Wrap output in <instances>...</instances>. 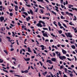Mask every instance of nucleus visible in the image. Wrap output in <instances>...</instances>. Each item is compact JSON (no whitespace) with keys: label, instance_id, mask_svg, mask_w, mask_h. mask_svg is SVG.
Listing matches in <instances>:
<instances>
[{"label":"nucleus","instance_id":"f257e3e1","mask_svg":"<svg viewBox=\"0 0 77 77\" xmlns=\"http://www.w3.org/2000/svg\"><path fill=\"white\" fill-rule=\"evenodd\" d=\"M65 34L67 38H68V37H69V38H72V35H71V33L70 32H68L67 34L66 33H65Z\"/></svg>","mask_w":77,"mask_h":77},{"label":"nucleus","instance_id":"f03ea898","mask_svg":"<svg viewBox=\"0 0 77 77\" xmlns=\"http://www.w3.org/2000/svg\"><path fill=\"white\" fill-rule=\"evenodd\" d=\"M55 53H56L57 56H61V54H60V52L57 51H55Z\"/></svg>","mask_w":77,"mask_h":77},{"label":"nucleus","instance_id":"7ed1b4c3","mask_svg":"<svg viewBox=\"0 0 77 77\" xmlns=\"http://www.w3.org/2000/svg\"><path fill=\"white\" fill-rule=\"evenodd\" d=\"M0 21L1 22H2V21H3V20H5V18H4V17H0Z\"/></svg>","mask_w":77,"mask_h":77},{"label":"nucleus","instance_id":"20e7f679","mask_svg":"<svg viewBox=\"0 0 77 77\" xmlns=\"http://www.w3.org/2000/svg\"><path fill=\"white\" fill-rule=\"evenodd\" d=\"M43 35L45 37H47V38H48V35H47V33H43Z\"/></svg>","mask_w":77,"mask_h":77},{"label":"nucleus","instance_id":"39448f33","mask_svg":"<svg viewBox=\"0 0 77 77\" xmlns=\"http://www.w3.org/2000/svg\"><path fill=\"white\" fill-rule=\"evenodd\" d=\"M46 62H48L49 63H50V64H52V63H53L51 62V60H48Z\"/></svg>","mask_w":77,"mask_h":77},{"label":"nucleus","instance_id":"423d86ee","mask_svg":"<svg viewBox=\"0 0 77 77\" xmlns=\"http://www.w3.org/2000/svg\"><path fill=\"white\" fill-rule=\"evenodd\" d=\"M66 14H67V15H70L71 16H73V14H72L71 13H69L68 11H66Z\"/></svg>","mask_w":77,"mask_h":77},{"label":"nucleus","instance_id":"0eeeda50","mask_svg":"<svg viewBox=\"0 0 77 77\" xmlns=\"http://www.w3.org/2000/svg\"><path fill=\"white\" fill-rule=\"evenodd\" d=\"M62 52L63 54H66V51L64 50V49L62 50Z\"/></svg>","mask_w":77,"mask_h":77},{"label":"nucleus","instance_id":"6e6552de","mask_svg":"<svg viewBox=\"0 0 77 77\" xmlns=\"http://www.w3.org/2000/svg\"><path fill=\"white\" fill-rule=\"evenodd\" d=\"M68 8H69V9H71V7H73L74 6V5H68Z\"/></svg>","mask_w":77,"mask_h":77},{"label":"nucleus","instance_id":"1a4fd4ad","mask_svg":"<svg viewBox=\"0 0 77 77\" xmlns=\"http://www.w3.org/2000/svg\"><path fill=\"white\" fill-rule=\"evenodd\" d=\"M24 59L26 61H29L30 60V58H24Z\"/></svg>","mask_w":77,"mask_h":77},{"label":"nucleus","instance_id":"9d476101","mask_svg":"<svg viewBox=\"0 0 77 77\" xmlns=\"http://www.w3.org/2000/svg\"><path fill=\"white\" fill-rule=\"evenodd\" d=\"M51 60L52 61H53V62H55L56 60L55 58H53L51 59Z\"/></svg>","mask_w":77,"mask_h":77},{"label":"nucleus","instance_id":"9b49d317","mask_svg":"<svg viewBox=\"0 0 77 77\" xmlns=\"http://www.w3.org/2000/svg\"><path fill=\"white\" fill-rule=\"evenodd\" d=\"M27 48H28V52H32V51H31V50H30V48L28 47Z\"/></svg>","mask_w":77,"mask_h":77},{"label":"nucleus","instance_id":"f8f14e48","mask_svg":"<svg viewBox=\"0 0 77 77\" xmlns=\"http://www.w3.org/2000/svg\"><path fill=\"white\" fill-rule=\"evenodd\" d=\"M6 38H7V39H9V41H10V42H11L12 41V40H11V41L10 40H11V38H10V37L7 36Z\"/></svg>","mask_w":77,"mask_h":77},{"label":"nucleus","instance_id":"ddd939ff","mask_svg":"<svg viewBox=\"0 0 77 77\" xmlns=\"http://www.w3.org/2000/svg\"><path fill=\"white\" fill-rule=\"evenodd\" d=\"M71 48L73 49H75V46L74 45H72Z\"/></svg>","mask_w":77,"mask_h":77},{"label":"nucleus","instance_id":"4468645a","mask_svg":"<svg viewBox=\"0 0 77 77\" xmlns=\"http://www.w3.org/2000/svg\"><path fill=\"white\" fill-rule=\"evenodd\" d=\"M29 12L32 15L33 14V11H32V9H30L29 10Z\"/></svg>","mask_w":77,"mask_h":77},{"label":"nucleus","instance_id":"2eb2a0df","mask_svg":"<svg viewBox=\"0 0 77 77\" xmlns=\"http://www.w3.org/2000/svg\"><path fill=\"white\" fill-rule=\"evenodd\" d=\"M72 10H73V11H74V10H75V11H77V9L76 8H72Z\"/></svg>","mask_w":77,"mask_h":77},{"label":"nucleus","instance_id":"dca6fc26","mask_svg":"<svg viewBox=\"0 0 77 77\" xmlns=\"http://www.w3.org/2000/svg\"><path fill=\"white\" fill-rule=\"evenodd\" d=\"M40 11L42 14H43L44 13V11L43 9H40Z\"/></svg>","mask_w":77,"mask_h":77},{"label":"nucleus","instance_id":"f3484780","mask_svg":"<svg viewBox=\"0 0 77 77\" xmlns=\"http://www.w3.org/2000/svg\"><path fill=\"white\" fill-rule=\"evenodd\" d=\"M23 14H25V15H26V16H27V15H28V14H27V13L26 12H23Z\"/></svg>","mask_w":77,"mask_h":77},{"label":"nucleus","instance_id":"a211bd4d","mask_svg":"<svg viewBox=\"0 0 77 77\" xmlns=\"http://www.w3.org/2000/svg\"><path fill=\"white\" fill-rule=\"evenodd\" d=\"M39 8H42V9H45V8H44V7H42V6H41L40 5H39Z\"/></svg>","mask_w":77,"mask_h":77},{"label":"nucleus","instance_id":"6ab92c4d","mask_svg":"<svg viewBox=\"0 0 77 77\" xmlns=\"http://www.w3.org/2000/svg\"><path fill=\"white\" fill-rule=\"evenodd\" d=\"M58 33H59V34H61L62 33V31L60 30L58 31Z\"/></svg>","mask_w":77,"mask_h":77},{"label":"nucleus","instance_id":"aec40b11","mask_svg":"<svg viewBox=\"0 0 77 77\" xmlns=\"http://www.w3.org/2000/svg\"><path fill=\"white\" fill-rule=\"evenodd\" d=\"M51 12L53 14H55V15H56V12H54V11H51Z\"/></svg>","mask_w":77,"mask_h":77},{"label":"nucleus","instance_id":"412c9836","mask_svg":"<svg viewBox=\"0 0 77 77\" xmlns=\"http://www.w3.org/2000/svg\"><path fill=\"white\" fill-rule=\"evenodd\" d=\"M59 58L60 59H61V60H63V56H59Z\"/></svg>","mask_w":77,"mask_h":77},{"label":"nucleus","instance_id":"4be33fe9","mask_svg":"<svg viewBox=\"0 0 77 77\" xmlns=\"http://www.w3.org/2000/svg\"><path fill=\"white\" fill-rule=\"evenodd\" d=\"M43 30H48V28H43Z\"/></svg>","mask_w":77,"mask_h":77},{"label":"nucleus","instance_id":"5701e85b","mask_svg":"<svg viewBox=\"0 0 77 77\" xmlns=\"http://www.w3.org/2000/svg\"><path fill=\"white\" fill-rule=\"evenodd\" d=\"M4 51L5 53H6V54H8V51H6V50H4Z\"/></svg>","mask_w":77,"mask_h":77},{"label":"nucleus","instance_id":"b1692460","mask_svg":"<svg viewBox=\"0 0 77 77\" xmlns=\"http://www.w3.org/2000/svg\"><path fill=\"white\" fill-rule=\"evenodd\" d=\"M28 72H29V71H28V70H26L24 71L25 73H28Z\"/></svg>","mask_w":77,"mask_h":77},{"label":"nucleus","instance_id":"393cba45","mask_svg":"<svg viewBox=\"0 0 77 77\" xmlns=\"http://www.w3.org/2000/svg\"><path fill=\"white\" fill-rule=\"evenodd\" d=\"M58 24L59 26H62V25L60 22H58Z\"/></svg>","mask_w":77,"mask_h":77},{"label":"nucleus","instance_id":"a878e982","mask_svg":"<svg viewBox=\"0 0 77 77\" xmlns=\"http://www.w3.org/2000/svg\"><path fill=\"white\" fill-rule=\"evenodd\" d=\"M24 8L22 7V9L21 10V11H24Z\"/></svg>","mask_w":77,"mask_h":77},{"label":"nucleus","instance_id":"bb28decb","mask_svg":"<svg viewBox=\"0 0 77 77\" xmlns=\"http://www.w3.org/2000/svg\"><path fill=\"white\" fill-rule=\"evenodd\" d=\"M63 26H64V27H65V28H67V26H66V25L65 24H63Z\"/></svg>","mask_w":77,"mask_h":77},{"label":"nucleus","instance_id":"cd10ccee","mask_svg":"<svg viewBox=\"0 0 77 77\" xmlns=\"http://www.w3.org/2000/svg\"><path fill=\"white\" fill-rule=\"evenodd\" d=\"M26 6H28V7H29V8H30V5H28L27 4H26Z\"/></svg>","mask_w":77,"mask_h":77},{"label":"nucleus","instance_id":"c85d7f7f","mask_svg":"<svg viewBox=\"0 0 77 77\" xmlns=\"http://www.w3.org/2000/svg\"><path fill=\"white\" fill-rule=\"evenodd\" d=\"M58 72H59V74H60V75H61V74H62V72H61V71L58 70Z\"/></svg>","mask_w":77,"mask_h":77},{"label":"nucleus","instance_id":"c756f323","mask_svg":"<svg viewBox=\"0 0 77 77\" xmlns=\"http://www.w3.org/2000/svg\"><path fill=\"white\" fill-rule=\"evenodd\" d=\"M65 59H66V57L65 56H63V60Z\"/></svg>","mask_w":77,"mask_h":77},{"label":"nucleus","instance_id":"7c9ffc66","mask_svg":"<svg viewBox=\"0 0 77 77\" xmlns=\"http://www.w3.org/2000/svg\"><path fill=\"white\" fill-rule=\"evenodd\" d=\"M51 36H53L54 37H56V36H55L54 35H53V33H52L51 34Z\"/></svg>","mask_w":77,"mask_h":77},{"label":"nucleus","instance_id":"2f4dec72","mask_svg":"<svg viewBox=\"0 0 77 77\" xmlns=\"http://www.w3.org/2000/svg\"><path fill=\"white\" fill-rule=\"evenodd\" d=\"M63 0H60V3L61 4H63Z\"/></svg>","mask_w":77,"mask_h":77},{"label":"nucleus","instance_id":"473e14b6","mask_svg":"<svg viewBox=\"0 0 77 77\" xmlns=\"http://www.w3.org/2000/svg\"><path fill=\"white\" fill-rule=\"evenodd\" d=\"M69 75L70 77H72V76H73V74L72 73H70L69 74Z\"/></svg>","mask_w":77,"mask_h":77},{"label":"nucleus","instance_id":"72a5a7b5","mask_svg":"<svg viewBox=\"0 0 77 77\" xmlns=\"http://www.w3.org/2000/svg\"><path fill=\"white\" fill-rule=\"evenodd\" d=\"M10 16H11V17H12V16L13 15V14H12V13H10Z\"/></svg>","mask_w":77,"mask_h":77},{"label":"nucleus","instance_id":"f704fd0d","mask_svg":"<svg viewBox=\"0 0 77 77\" xmlns=\"http://www.w3.org/2000/svg\"><path fill=\"white\" fill-rule=\"evenodd\" d=\"M33 50L34 51V53H35V54H36V51L35 50V49H33Z\"/></svg>","mask_w":77,"mask_h":77},{"label":"nucleus","instance_id":"c9c22d12","mask_svg":"<svg viewBox=\"0 0 77 77\" xmlns=\"http://www.w3.org/2000/svg\"><path fill=\"white\" fill-rule=\"evenodd\" d=\"M1 60H2V59H0V63H3V60H2L1 61Z\"/></svg>","mask_w":77,"mask_h":77},{"label":"nucleus","instance_id":"e433bc0d","mask_svg":"<svg viewBox=\"0 0 77 77\" xmlns=\"http://www.w3.org/2000/svg\"><path fill=\"white\" fill-rule=\"evenodd\" d=\"M12 59H13V60H14L15 61H16V59L14 57L12 58Z\"/></svg>","mask_w":77,"mask_h":77},{"label":"nucleus","instance_id":"4c0bfd02","mask_svg":"<svg viewBox=\"0 0 77 77\" xmlns=\"http://www.w3.org/2000/svg\"><path fill=\"white\" fill-rule=\"evenodd\" d=\"M48 28H49V31H51V28H50V26H48Z\"/></svg>","mask_w":77,"mask_h":77},{"label":"nucleus","instance_id":"58836bf2","mask_svg":"<svg viewBox=\"0 0 77 77\" xmlns=\"http://www.w3.org/2000/svg\"><path fill=\"white\" fill-rule=\"evenodd\" d=\"M40 25V23H38V24H36V26H37L38 27H39Z\"/></svg>","mask_w":77,"mask_h":77},{"label":"nucleus","instance_id":"ea45409f","mask_svg":"<svg viewBox=\"0 0 77 77\" xmlns=\"http://www.w3.org/2000/svg\"><path fill=\"white\" fill-rule=\"evenodd\" d=\"M65 70V72H66V71H67L68 70L67 69L65 68L64 69Z\"/></svg>","mask_w":77,"mask_h":77},{"label":"nucleus","instance_id":"a19ab883","mask_svg":"<svg viewBox=\"0 0 77 77\" xmlns=\"http://www.w3.org/2000/svg\"><path fill=\"white\" fill-rule=\"evenodd\" d=\"M41 47H42V48H44L45 46L43 45H42L40 46Z\"/></svg>","mask_w":77,"mask_h":77},{"label":"nucleus","instance_id":"79ce46f5","mask_svg":"<svg viewBox=\"0 0 77 77\" xmlns=\"http://www.w3.org/2000/svg\"><path fill=\"white\" fill-rule=\"evenodd\" d=\"M61 35L62 36H63V37H64V38H65V35L63 34H61Z\"/></svg>","mask_w":77,"mask_h":77},{"label":"nucleus","instance_id":"37998d69","mask_svg":"<svg viewBox=\"0 0 77 77\" xmlns=\"http://www.w3.org/2000/svg\"><path fill=\"white\" fill-rule=\"evenodd\" d=\"M61 13L62 15H65V14L64 13V12H61Z\"/></svg>","mask_w":77,"mask_h":77},{"label":"nucleus","instance_id":"c03bdc74","mask_svg":"<svg viewBox=\"0 0 77 77\" xmlns=\"http://www.w3.org/2000/svg\"><path fill=\"white\" fill-rule=\"evenodd\" d=\"M3 28L4 27H2L1 29V30L2 31V32H3L4 31L3 30Z\"/></svg>","mask_w":77,"mask_h":77},{"label":"nucleus","instance_id":"a18cd8bd","mask_svg":"<svg viewBox=\"0 0 77 77\" xmlns=\"http://www.w3.org/2000/svg\"><path fill=\"white\" fill-rule=\"evenodd\" d=\"M10 50L11 51H14V49L13 48H12Z\"/></svg>","mask_w":77,"mask_h":77},{"label":"nucleus","instance_id":"49530a36","mask_svg":"<svg viewBox=\"0 0 77 77\" xmlns=\"http://www.w3.org/2000/svg\"><path fill=\"white\" fill-rule=\"evenodd\" d=\"M14 6L15 7V8L16 9H18V6L17 5H14Z\"/></svg>","mask_w":77,"mask_h":77},{"label":"nucleus","instance_id":"de8ad7c7","mask_svg":"<svg viewBox=\"0 0 77 77\" xmlns=\"http://www.w3.org/2000/svg\"><path fill=\"white\" fill-rule=\"evenodd\" d=\"M14 3L16 5H18V3H17V2L15 1H14Z\"/></svg>","mask_w":77,"mask_h":77},{"label":"nucleus","instance_id":"09e8293b","mask_svg":"<svg viewBox=\"0 0 77 77\" xmlns=\"http://www.w3.org/2000/svg\"><path fill=\"white\" fill-rule=\"evenodd\" d=\"M74 57L75 59V61L77 60V58H76V57L75 56H74Z\"/></svg>","mask_w":77,"mask_h":77},{"label":"nucleus","instance_id":"8fccbe9b","mask_svg":"<svg viewBox=\"0 0 77 77\" xmlns=\"http://www.w3.org/2000/svg\"><path fill=\"white\" fill-rule=\"evenodd\" d=\"M54 41H53V39H51L50 40V42H53Z\"/></svg>","mask_w":77,"mask_h":77},{"label":"nucleus","instance_id":"3c124183","mask_svg":"<svg viewBox=\"0 0 77 77\" xmlns=\"http://www.w3.org/2000/svg\"><path fill=\"white\" fill-rule=\"evenodd\" d=\"M61 8H64V7H65V6H64L62 5H61Z\"/></svg>","mask_w":77,"mask_h":77},{"label":"nucleus","instance_id":"603ef678","mask_svg":"<svg viewBox=\"0 0 77 77\" xmlns=\"http://www.w3.org/2000/svg\"><path fill=\"white\" fill-rule=\"evenodd\" d=\"M53 65H52V67L50 68V69H53Z\"/></svg>","mask_w":77,"mask_h":77},{"label":"nucleus","instance_id":"864d4df0","mask_svg":"<svg viewBox=\"0 0 77 77\" xmlns=\"http://www.w3.org/2000/svg\"><path fill=\"white\" fill-rule=\"evenodd\" d=\"M20 65H21L20 64L18 65L17 68H20Z\"/></svg>","mask_w":77,"mask_h":77},{"label":"nucleus","instance_id":"5fc2aeb1","mask_svg":"<svg viewBox=\"0 0 77 77\" xmlns=\"http://www.w3.org/2000/svg\"><path fill=\"white\" fill-rule=\"evenodd\" d=\"M6 28L7 29V30H9L10 29L9 28V27H8V26H6Z\"/></svg>","mask_w":77,"mask_h":77},{"label":"nucleus","instance_id":"6e6d98bb","mask_svg":"<svg viewBox=\"0 0 77 77\" xmlns=\"http://www.w3.org/2000/svg\"><path fill=\"white\" fill-rule=\"evenodd\" d=\"M14 75L15 76H16L17 77H20V75Z\"/></svg>","mask_w":77,"mask_h":77},{"label":"nucleus","instance_id":"4d7b16f0","mask_svg":"<svg viewBox=\"0 0 77 77\" xmlns=\"http://www.w3.org/2000/svg\"><path fill=\"white\" fill-rule=\"evenodd\" d=\"M72 22H70V23H69V24H70V25H71V26H72Z\"/></svg>","mask_w":77,"mask_h":77},{"label":"nucleus","instance_id":"13d9d810","mask_svg":"<svg viewBox=\"0 0 77 77\" xmlns=\"http://www.w3.org/2000/svg\"><path fill=\"white\" fill-rule=\"evenodd\" d=\"M71 68H74V66L73 65H72L71 66Z\"/></svg>","mask_w":77,"mask_h":77},{"label":"nucleus","instance_id":"bf43d9fd","mask_svg":"<svg viewBox=\"0 0 77 77\" xmlns=\"http://www.w3.org/2000/svg\"><path fill=\"white\" fill-rule=\"evenodd\" d=\"M9 11H10L11 12H12V9H9Z\"/></svg>","mask_w":77,"mask_h":77},{"label":"nucleus","instance_id":"052dcab7","mask_svg":"<svg viewBox=\"0 0 77 77\" xmlns=\"http://www.w3.org/2000/svg\"><path fill=\"white\" fill-rule=\"evenodd\" d=\"M52 5H56V3H54V2H52Z\"/></svg>","mask_w":77,"mask_h":77},{"label":"nucleus","instance_id":"680f3d73","mask_svg":"<svg viewBox=\"0 0 77 77\" xmlns=\"http://www.w3.org/2000/svg\"><path fill=\"white\" fill-rule=\"evenodd\" d=\"M42 24H45V23H44L43 21H42Z\"/></svg>","mask_w":77,"mask_h":77},{"label":"nucleus","instance_id":"e2e57ef3","mask_svg":"<svg viewBox=\"0 0 77 77\" xmlns=\"http://www.w3.org/2000/svg\"><path fill=\"white\" fill-rule=\"evenodd\" d=\"M45 42H48L49 41V40L48 39H46L45 40Z\"/></svg>","mask_w":77,"mask_h":77},{"label":"nucleus","instance_id":"0e129e2a","mask_svg":"<svg viewBox=\"0 0 77 77\" xmlns=\"http://www.w3.org/2000/svg\"><path fill=\"white\" fill-rule=\"evenodd\" d=\"M10 25H11V26H12V27H14V26H15L14 25H13V24H11Z\"/></svg>","mask_w":77,"mask_h":77},{"label":"nucleus","instance_id":"69168bd1","mask_svg":"<svg viewBox=\"0 0 77 77\" xmlns=\"http://www.w3.org/2000/svg\"><path fill=\"white\" fill-rule=\"evenodd\" d=\"M20 54H22V50L21 49L20 51Z\"/></svg>","mask_w":77,"mask_h":77},{"label":"nucleus","instance_id":"338daca9","mask_svg":"<svg viewBox=\"0 0 77 77\" xmlns=\"http://www.w3.org/2000/svg\"><path fill=\"white\" fill-rule=\"evenodd\" d=\"M61 45L62 47H65V45Z\"/></svg>","mask_w":77,"mask_h":77},{"label":"nucleus","instance_id":"774afa93","mask_svg":"<svg viewBox=\"0 0 77 77\" xmlns=\"http://www.w3.org/2000/svg\"><path fill=\"white\" fill-rule=\"evenodd\" d=\"M63 77H67V76H66L65 74H64Z\"/></svg>","mask_w":77,"mask_h":77}]
</instances>
